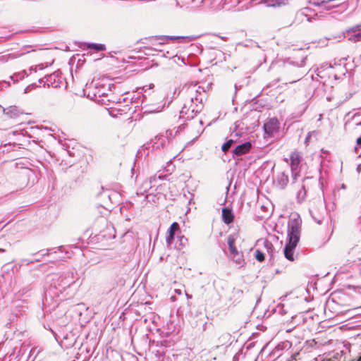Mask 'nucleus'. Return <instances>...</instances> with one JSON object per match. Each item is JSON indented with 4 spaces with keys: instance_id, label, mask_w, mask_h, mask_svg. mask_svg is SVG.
I'll return each instance as SVG.
<instances>
[{
    "instance_id": "19",
    "label": "nucleus",
    "mask_w": 361,
    "mask_h": 361,
    "mask_svg": "<svg viewBox=\"0 0 361 361\" xmlns=\"http://www.w3.org/2000/svg\"><path fill=\"white\" fill-rule=\"evenodd\" d=\"M231 259L233 261L238 264L240 267H243L245 264V260L243 258V254L239 253V252H237V255H230Z\"/></svg>"
},
{
    "instance_id": "4",
    "label": "nucleus",
    "mask_w": 361,
    "mask_h": 361,
    "mask_svg": "<svg viewBox=\"0 0 361 361\" xmlns=\"http://www.w3.org/2000/svg\"><path fill=\"white\" fill-rule=\"evenodd\" d=\"M188 39V41H192L195 39L193 36H167V35H159V36H152L147 39L149 42V46L146 47H162L164 44L168 43L169 40L176 39Z\"/></svg>"
},
{
    "instance_id": "17",
    "label": "nucleus",
    "mask_w": 361,
    "mask_h": 361,
    "mask_svg": "<svg viewBox=\"0 0 361 361\" xmlns=\"http://www.w3.org/2000/svg\"><path fill=\"white\" fill-rule=\"evenodd\" d=\"M222 220L226 224H231L234 220V214L233 211L228 208H223Z\"/></svg>"
},
{
    "instance_id": "37",
    "label": "nucleus",
    "mask_w": 361,
    "mask_h": 361,
    "mask_svg": "<svg viewBox=\"0 0 361 361\" xmlns=\"http://www.w3.org/2000/svg\"><path fill=\"white\" fill-rule=\"evenodd\" d=\"M266 246L269 247L270 249H271V247H273L272 244L268 242L266 243Z\"/></svg>"
},
{
    "instance_id": "20",
    "label": "nucleus",
    "mask_w": 361,
    "mask_h": 361,
    "mask_svg": "<svg viewBox=\"0 0 361 361\" xmlns=\"http://www.w3.org/2000/svg\"><path fill=\"white\" fill-rule=\"evenodd\" d=\"M22 55L23 54L21 53H12L6 55L0 56V63H6L10 59H15Z\"/></svg>"
},
{
    "instance_id": "18",
    "label": "nucleus",
    "mask_w": 361,
    "mask_h": 361,
    "mask_svg": "<svg viewBox=\"0 0 361 361\" xmlns=\"http://www.w3.org/2000/svg\"><path fill=\"white\" fill-rule=\"evenodd\" d=\"M227 243L229 247L230 255H237V252L238 251L235 243V238L233 235H230L228 236Z\"/></svg>"
},
{
    "instance_id": "15",
    "label": "nucleus",
    "mask_w": 361,
    "mask_h": 361,
    "mask_svg": "<svg viewBox=\"0 0 361 361\" xmlns=\"http://www.w3.org/2000/svg\"><path fill=\"white\" fill-rule=\"evenodd\" d=\"M252 148V144L250 142H246L241 145H239L235 147L233 150V153L236 156H241L247 152H248Z\"/></svg>"
},
{
    "instance_id": "25",
    "label": "nucleus",
    "mask_w": 361,
    "mask_h": 361,
    "mask_svg": "<svg viewBox=\"0 0 361 361\" xmlns=\"http://www.w3.org/2000/svg\"><path fill=\"white\" fill-rule=\"evenodd\" d=\"M255 257L259 262H262L265 259L264 253L259 250H255Z\"/></svg>"
},
{
    "instance_id": "22",
    "label": "nucleus",
    "mask_w": 361,
    "mask_h": 361,
    "mask_svg": "<svg viewBox=\"0 0 361 361\" xmlns=\"http://www.w3.org/2000/svg\"><path fill=\"white\" fill-rule=\"evenodd\" d=\"M30 73H27L25 70L14 73L10 78L13 81V82H18L19 80H23L25 76H28Z\"/></svg>"
},
{
    "instance_id": "38",
    "label": "nucleus",
    "mask_w": 361,
    "mask_h": 361,
    "mask_svg": "<svg viewBox=\"0 0 361 361\" xmlns=\"http://www.w3.org/2000/svg\"><path fill=\"white\" fill-rule=\"evenodd\" d=\"M306 58H303V59L301 61V63L300 65L298 64V66H303V63H304V61L305 60Z\"/></svg>"
},
{
    "instance_id": "44",
    "label": "nucleus",
    "mask_w": 361,
    "mask_h": 361,
    "mask_svg": "<svg viewBox=\"0 0 361 361\" xmlns=\"http://www.w3.org/2000/svg\"><path fill=\"white\" fill-rule=\"evenodd\" d=\"M177 156H178V155H174L173 158V159H176V158L177 157Z\"/></svg>"
},
{
    "instance_id": "42",
    "label": "nucleus",
    "mask_w": 361,
    "mask_h": 361,
    "mask_svg": "<svg viewBox=\"0 0 361 361\" xmlns=\"http://www.w3.org/2000/svg\"><path fill=\"white\" fill-rule=\"evenodd\" d=\"M257 47L258 48H260V49H262L263 50H264V47H261V46H259V45H257Z\"/></svg>"
},
{
    "instance_id": "23",
    "label": "nucleus",
    "mask_w": 361,
    "mask_h": 361,
    "mask_svg": "<svg viewBox=\"0 0 361 361\" xmlns=\"http://www.w3.org/2000/svg\"><path fill=\"white\" fill-rule=\"evenodd\" d=\"M88 48L94 49V50H95L97 51H104L106 49L104 44H94V43L90 44L88 45Z\"/></svg>"
},
{
    "instance_id": "33",
    "label": "nucleus",
    "mask_w": 361,
    "mask_h": 361,
    "mask_svg": "<svg viewBox=\"0 0 361 361\" xmlns=\"http://www.w3.org/2000/svg\"><path fill=\"white\" fill-rule=\"evenodd\" d=\"M10 86V83L9 82H6V81H2V82H0V89H2L3 87H8Z\"/></svg>"
},
{
    "instance_id": "3",
    "label": "nucleus",
    "mask_w": 361,
    "mask_h": 361,
    "mask_svg": "<svg viewBox=\"0 0 361 361\" xmlns=\"http://www.w3.org/2000/svg\"><path fill=\"white\" fill-rule=\"evenodd\" d=\"M344 120V128L346 130L361 133V112L353 114L351 112H348L345 115Z\"/></svg>"
},
{
    "instance_id": "21",
    "label": "nucleus",
    "mask_w": 361,
    "mask_h": 361,
    "mask_svg": "<svg viewBox=\"0 0 361 361\" xmlns=\"http://www.w3.org/2000/svg\"><path fill=\"white\" fill-rule=\"evenodd\" d=\"M161 47H145V48L147 51H155V52L157 53V54H161V56H164V57L171 58L173 56L172 54L167 56L166 54H169V52L166 51V53H165L164 51Z\"/></svg>"
},
{
    "instance_id": "31",
    "label": "nucleus",
    "mask_w": 361,
    "mask_h": 361,
    "mask_svg": "<svg viewBox=\"0 0 361 361\" xmlns=\"http://www.w3.org/2000/svg\"><path fill=\"white\" fill-rule=\"evenodd\" d=\"M314 134H317V132L316 131H312V132H310L306 138H305V143L307 144L309 142H310V137L312 135H314Z\"/></svg>"
},
{
    "instance_id": "5",
    "label": "nucleus",
    "mask_w": 361,
    "mask_h": 361,
    "mask_svg": "<svg viewBox=\"0 0 361 361\" xmlns=\"http://www.w3.org/2000/svg\"><path fill=\"white\" fill-rule=\"evenodd\" d=\"M88 97L92 99H97V97H101L108 95V92L111 91L110 85H104L100 82H92L87 87Z\"/></svg>"
},
{
    "instance_id": "43",
    "label": "nucleus",
    "mask_w": 361,
    "mask_h": 361,
    "mask_svg": "<svg viewBox=\"0 0 361 361\" xmlns=\"http://www.w3.org/2000/svg\"><path fill=\"white\" fill-rule=\"evenodd\" d=\"M294 155H295L294 154H291V155H290V159L295 158V157H294Z\"/></svg>"
},
{
    "instance_id": "13",
    "label": "nucleus",
    "mask_w": 361,
    "mask_h": 361,
    "mask_svg": "<svg viewBox=\"0 0 361 361\" xmlns=\"http://www.w3.org/2000/svg\"><path fill=\"white\" fill-rule=\"evenodd\" d=\"M343 35L344 37L351 42L356 43L361 42V31H355L354 25L347 29L343 32Z\"/></svg>"
},
{
    "instance_id": "11",
    "label": "nucleus",
    "mask_w": 361,
    "mask_h": 361,
    "mask_svg": "<svg viewBox=\"0 0 361 361\" xmlns=\"http://www.w3.org/2000/svg\"><path fill=\"white\" fill-rule=\"evenodd\" d=\"M264 130L265 135L271 137L274 133L277 132L279 128V122L276 118H271L264 124Z\"/></svg>"
},
{
    "instance_id": "9",
    "label": "nucleus",
    "mask_w": 361,
    "mask_h": 361,
    "mask_svg": "<svg viewBox=\"0 0 361 361\" xmlns=\"http://www.w3.org/2000/svg\"><path fill=\"white\" fill-rule=\"evenodd\" d=\"M188 104H184L182 109L180 111V118L185 121L192 119L198 113L203 109V104H197L194 108L190 109Z\"/></svg>"
},
{
    "instance_id": "2",
    "label": "nucleus",
    "mask_w": 361,
    "mask_h": 361,
    "mask_svg": "<svg viewBox=\"0 0 361 361\" xmlns=\"http://www.w3.org/2000/svg\"><path fill=\"white\" fill-rule=\"evenodd\" d=\"M166 142L167 139L165 136H156L154 140L145 144L137 150L135 158H147L158 156L157 151L160 147H163Z\"/></svg>"
},
{
    "instance_id": "7",
    "label": "nucleus",
    "mask_w": 361,
    "mask_h": 361,
    "mask_svg": "<svg viewBox=\"0 0 361 361\" xmlns=\"http://www.w3.org/2000/svg\"><path fill=\"white\" fill-rule=\"evenodd\" d=\"M187 92L190 97V102L194 103L195 102V105L203 104L204 97V90L203 87L197 86L196 85H191L188 87Z\"/></svg>"
},
{
    "instance_id": "6",
    "label": "nucleus",
    "mask_w": 361,
    "mask_h": 361,
    "mask_svg": "<svg viewBox=\"0 0 361 361\" xmlns=\"http://www.w3.org/2000/svg\"><path fill=\"white\" fill-rule=\"evenodd\" d=\"M347 0H312L311 4L315 6L331 11L333 8L342 7L345 8Z\"/></svg>"
},
{
    "instance_id": "35",
    "label": "nucleus",
    "mask_w": 361,
    "mask_h": 361,
    "mask_svg": "<svg viewBox=\"0 0 361 361\" xmlns=\"http://www.w3.org/2000/svg\"><path fill=\"white\" fill-rule=\"evenodd\" d=\"M185 104H188V106H191V109L192 108H194L195 106V102L194 103H192V102H190V100H188V102H186Z\"/></svg>"
},
{
    "instance_id": "29",
    "label": "nucleus",
    "mask_w": 361,
    "mask_h": 361,
    "mask_svg": "<svg viewBox=\"0 0 361 361\" xmlns=\"http://www.w3.org/2000/svg\"><path fill=\"white\" fill-rule=\"evenodd\" d=\"M36 87H37V85L35 83L30 84L25 87L24 92H25V93H27L30 91H31L32 90H33L34 88H35Z\"/></svg>"
},
{
    "instance_id": "14",
    "label": "nucleus",
    "mask_w": 361,
    "mask_h": 361,
    "mask_svg": "<svg viewBox=\"0 0 361 361\" xmlns=\"http://www.w3.org/2000/svg\"><path fill=\"white\" fill-rule=\"evenodd\" d=\"M180 226L177 222H173L168 231V235L166 238V243L167 245H171L174 240V235L176 231H179Z\"/></svg>"
},
{
    "instance_id": "8",
    "label": "nucleus",
    "mask_w": 361,
    "mask_h": 361,
    "mask_svg": "<svg viewBox=\"0 0 361 361\" xmlns=\"http://www.w3.org/2000/svg\"><path fill=\"white\" fill-rule=\"evenodd\" d=\"M38 82L39 84V86L42 85L44 87L47 86V87H51L56 88L60 87L61 83V77L59 75L58 72H54L40 78Z\"/></svg>"
},
{
    "instance_id": "30",
    "label": "nucleus",
    "mask_w": 361,
    "mask_h": 361,
    "mask_svg": "<svg viewBox=\"0 0 361 361\" xmlns=\"http://www.w3.org/2000/svg\"><path fill=\"white\" fill-rule=\"evenodd\" d=\"M196 6H200L202 4L208 5V0H192Z\"/></svg>"
},
{
    "instance_id": "1",
    "label": "nucleus",
    "mask_w": 361,
    "mask_h": 361,
    "mask_svg": "<svg viewBox=\"0 0 361 361\" xmlns=\"http://www.w3.org/2000/svg\"><path fill=\"white\" fill-rule=\"evenodd\" d=\"M300 226L297 221H292L288 224V243L284 250L286 259L293 262L294 260L293 250L297 246L300 239Z\"/></svg>"
},
{
    "instance_id": "12",
    "label": "nucleus",
    "mask_w": 361,
    "mask_h": 361,
    "mask_svg": "<svg viewBox=\"0 0 361 361\" xmlns=\"http://www.w3.org/2000/svg\"><path fill=\"white\" fill-rule=\"evenodd\" d=\"M240 1L241 0H208V5L216 9H221L224 8L227 4H231V6L226 8L227 9H230L238 5Z\"/></svg>"
},
{
    "instance_id": "24",
    "label": "nucleus",
    "mask_w": 361,
    "mask_h": 361,
    "mask_svg": "<svg viewBox=\"0 0 361 361\" xmlns=\"http://www.w3.org/2000/svg\"><path fill=\"white\" fill-rule=\"evenodd\" d=\"M285 4V0H270L269 3L268 4V6L273 7H279L282 5H284Z\"/></svg>"
},
{
    "instance_id": "40",
    "label": "nucleus",
    "mask_w": 361,
    "mask_h": 361,
    "mask_svg": "<svg viewBox=\"0 0 361 361\" xmlns=\"http://www.w3.org/2000/svg\"><path fill=\"white\" fill-rule=\"evenodd\" d=\"M353 361H361V355L359 356L357 358L354 359Z\"/></svg>"
},
{
    "instance_id": "34",
    "label": "nucleus",
    "mask_w": 361,
    "mask_h": 361,
    "mask_svg": "<svg viewBox=\"0 0 361 361\" xmlns=\"http://www.w3.org/2000/svg\"><path fill=\"white\" fill-rule=\"evenodd\" d=\"M355 31H361V23L354 25Z\"/></svg>"
},
{
    "instance_id": "27",
    "label": "nucleus",
    "mask_w": 361,
    "mask_h": 361,
    "mask_svg": "<svg viewBox=\"0 0 361 361\" xmlns=\"http://www.w3.org/2000/svg\"><path fill=\"white\" fill-rule=\"evenodd\" d=\"M300 164V159H290V167L294 171H297Z\"/></svg>"
},
{
    "instance_id": "26",
    "label": "nucleus",
    "mask_w": 361,
    "mask_h": 361,
    "mask_svg": "<svg viewBox=\"0 0 361 361\" xmlns=\"http://www.w3.org/2000/svg\"><path fill=\"white\" fill-rule=\"evenodd\" d=\"M234 144V141L231 139L228 140L226 142H225L222 145V151L224 152H226L229 150V149L232 147V145Z\"/></svg>"
},
{
    "instance_id": "45",
    "label": "nucleus",
    "mask_w": 361,
    "mask_h": 361,
    "mask_svg": "<svg viewBox=\"0 0 361 361\" xmlns=\"http://www.w3.org/2000/svg\"><path fill=\"white\" fill-rule=\"evenodd\" d=\"M361 157V154L358 156V158H360Z\"/></svg>"
},
{
    "instance_id": "28",
    "label": "nucleus",
    "mask_w": 361,
    "mask_h": 361,
    "mask_svg": "<svg viewBox=\"0 0 361 361\" xmlns=\"http://www.w3.org/2000/svg\"><path fill=\"white\" fill-rule=\"evenodd\" d=\"M47 66H45L44 63H40V64H38L35 66H32L30 67V68L29 69L30 71V73H31V72L33 71L35 72H37V70H42L44 69L45 67H47Z\"/></svg>"
},
{
    "instance_id": "10",
    "label": "nucleus",
    "mask_w": 361,
    "mask_h": 361,
    "mask_svg": "<svg viewBox=\"0 0 361 361\" xmlns=\"http://www.w3.org/2000/svg\"><path fill=\"white\" fill-rule=\"evenodd\" d=\"M326 70L329 71V73L333 75L335 80H338L341 78V75H344L345 68L340 64L334 67L331 64L326 63L317 69V75L322 78L321 74Z\"/></svg>"
},
{
    "instance_id": "36",
    "label": "nucleus",
    "mask_w": 361,
    "mask_h": 361,
    "mask_svg": "<svg viewBox=\"0 0 361 361\" xmlns=\"http://www.w3.org/2000/svg\"><path fill=\"white\" fill-rule=\"evenodd\" d=\"M147 55L149 56V55H156V52L155 51H147V52L145 53Z\"/></svg>"
},
{
    "instance_id": "39",
    "label": "nucleus",
    "mask_w": 361,
    "mask_h": 361,
    "mask_svg": "<svg viewBox=\"0 0 361 361\" xmlns=\"http://www.w3.org/2000/svg\"><path fill=\"white\" fill-rule=\"evenodd\" d=\"M353 361H361V355L359 356L357 358L354 359Z\"/></svg>"
},
{
    "instance_id": "16",
    "label": "nucleus",
    "mask_w": 361,
    "mask_h": 361,
    "mask_svg": "<svg viewBox=\"0 0 361 361\" xmlns=\"http://www.w3.org/2000/svg\"><path fill=\"white\" fill-rule=\"evenodd\" d=\"M3 111L4 114L10 118H16L23 114L16 106H10L8 108H4Z\"/></svg>"
},
{
    "instance_id": "41",
    "label": "nucleus",
    "mask_w": 361,
    "mask_h": 361,
    "mask_svg": "<svg viewBox=\"0 0 361 361\" xmlns=\"http://www.w3.org/2000/svg\"><path fill=\"white\" fill-rule=\"evenodd\" d=\"M297 80H298V79H295V80H292V81H290L289 82H290V83H293V82H296Z\"/></svg>"
},
{
    "instance_id": "32",
    "label": "nucleus",
    "mask_w": 361,
    "mask_h": 361,
    "mask_svg": "<svg viewBox=\"0 0 361 361\" xmlns=\"http://www.w3.org/2000/svg\"><path fill=\"white\" fill-rule=\"evenodd\" d=\"M154 86V84H150L149 86H145L143 87L145 93L147 94V90H149L150 89L153 88ZM144 99H146V94L144 95Z\"/></svg>"
}]
</instances>
